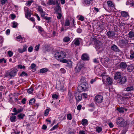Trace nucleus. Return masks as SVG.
Returning a JSON list of instances; mask_svg holds the SVG:
<instances>
[{"label": "nucleus", "mask_w": 134, "mask_h": 134, "mask_svg": "<svg viewBox=\"0 0 134 134\" xmlns=\"http://www.w3.org/2000/svg\"><path fill=\"white\" fill-rule=\"evenodd\" d=\"M80 85L84 91L88 90V84L87 82H84V83H81Z\"/></svg>", "instance_id": "2eb2a0df"}, {"label": "nucleus", "mask_w": 134, "mask_h": 134, "mask_svg": "<svg viewBox=\"0 0 134 134\" xmlns=\"http://www.w3.org/2000/svg\"><path fill=\"white\" fill-rule=\"evenodd\" d=\"M83 67V65L81 63L79 62L77 64V65L75 68V72H79Z\"/></svg>", "instance_id": "0eeeda50"}, {"label": "nucleus", "mask_w": 134, "mask_h": 134, "mask_svg": "<svg viewBox=\"0 0 134 134\" xmlns=\"http://www.w3.org/2000/svg\"><path fill=\"white\" fill-rule=\"evenodd\" d=\"M130 53L131 54L130 55V58L131 59L134 58V52L131 51Z\"/></svg>", "instance_id": "8fccbe9b"}, {"label": "nucleus", "mask_w": 134, "mask_h": 134, "mask_svg": "<svg viewBox=\"0 0 134 134\" xmlns=\"http://www.w3.org/2000/svg\"><path fill=\"white\" fill-rule=\"evenodd\" d=\"M58 127V124L54 126L51 129V130H53L57 129Z\"/></svg>", "instance_id": "6e6d98bb"}, {"label": "nucleus", "mask_w": 134, "mask_h": 134, "mask_svg": "<svg viewBox=\"0 0 134 134\" xmlns=\"http://www.w3.org/2000/svg\"><path fill=\"white\" fill-rule=\"evenodd\" d=\"M134 69V65L131 64L129 65L127 68V70L128 72H132Z\"/></svg>", "instance_id": "412c9836"}, {"label": "nucleus", "mask_w": 134, "mask_h": 134, "mask_svg": "<svg viewBox=\"0 0 134 134\" xmlns=\"http://www.w3.org/2000/svg\"><path fill=\"white\" fill-rule=\"evenodd\" d=\"M70 25V23L69 20L68 19H66L65 21V26H69Z\"/></svg>", "instance_id": "7c9ffc66"}, {"label": "nucleus", "mask_w": 134, "mask_h": 134, "mask_svg": "<svg viewBox=\"0 0 134 134\" xmlns=\"http://www.w3.org/2000/svg\"><path fill=\"white\" fill-rule=\"evenodd\" d=\"M55 14H57V19H60L62 16V12Z\"/></svg>", "instance_id": "f704fd0d"}, {"label": "nucleus", "mask_w": 134, "mask_h": 134, "mask_svg": "<svg viewBox=\"0 0 134 134\" xmlns=\"http://www.w3.org/2000/svg\"><path fill=\"white\" fill-rule=\"evenodd\" d=\"M88 122L87 120L86 119H83L82 120L81 124L83 125H86L88 124Z\"/></svg>", "instance_id": "393cba45"}, {"label": "nucleus", "mask_w": 134, "mask_h": 134, "mask_svg": "<svg viewBox=\"0 0 134 134\" xmlns=\"http://www.w3.org/2000/svg\"><path fill=\"white\" fill-rule=\"evenodd\" d=\"M71 38L68 36L64 37L63 39V41L64 42H67L70 40Z\"/></svg>", "instance_id": "c756f323"}, {"label": "nucleus", "mask_w": 134, "mask_h": 134, "mask_svg": "<svg viewBox=\"0 0 134 134\" xmlns=\"http://www.w3.org/2000/svg\"><path fill=\"white\" fill-rule=\"evenodd\" d=\"M13 112L15 113H12V115H16L18 114V113L17 112V109L16 108H15L13 109Z\"/></svg>", "instance_id": "49530a36"}, {"label": "nucleus", "mask_w": 134, "mask_h": 134, "mask_svg": "<svg viewBox=\"0 0 134 134\" xmlns=\"http://www.w3.org/2000/svg\"><path fill=\"white\" fill-rule=\"evenodd\" d=\"M33 47L32 46H30L29 47L28 49V51L29 52H31L33 50Z\"/></svg>", "instance_id": "4d7b16f0"}, {"label": "nucleus", "mask_w": 134, "mask_h": 134, "mask_svg": "<svg viewBox=\"0 0 134 134\" xmlns=\"http://www.w3.org/2000/svg\"><path fill=\"white\" fill-rule=\"evenodd\" d=\"M33 91V89L32 88H31L28 89L27 92L28 93L31 94L32 93Z\"/></svg>", "instance_id": "09e8293b"}, {"label": "nucleus", "mask_w": 134, "mask_h": 134, "mask_svg": "<svg viewBox=\"0 0 134 134\" xmlns=\"http://www.w3.org/2000/svg\"><path fill=\"white\" fill-rule=\"evenodd\" d=\"M48 5H53L55 4L57 5L58 4V1L57 0L56 1L53 0H49L47 3Z\"/></svg>", "instance_id": "9b49d317"}, {"label": "nucleus", "mask_w": 134, "mask_h": 134, "mask_svg": "<svg viewBox=\"0 0 134 134\" xmlns=\"http://www.w3.org/2000/svg\"><path fill=\"white\" fill-rule=\"evenodd\" d=\"M72 116L70 114H68L67 115V118L69 120H71L72 119Z\"/></svg>", "instance_id": "864d4df0"}, {"label": "nucleus", "mask_w": 134, "mask_h": 134, "mask_svg": "<svg viewBox=\"0 0 134 134\" xmlns=\"http://www.w3.org/2000/svg\"><path fill=\"white\" fill-rule=\"evenodd\" d=\"M56 88L58 90H63V85L60 82H59L57 84Z\"/></svg>", "instance_id": "a211bd4d"}, {"label": "nucleus", "mask_w": 134, "mask_h": 134, "mask_svg": "<svg viewBox=\"0 0 134 134\" xmlns=\"http://www.w3.org/2000/svg\"><path fill=\"white\" fill-rule=\"evenodd\" d=\"M40 44L38 45L37 46H36L35 47V49L36 51H38L39 48Z\"/></svg>", "instance_id": "052dcab7"}, {"label": "nucleus", "mask_w": 134, "mask_h": 134, "mask_svg": "<svg viewBox=\"0 0 134 134\" xmlns=\"http://www.w3.org/2000/svg\"><path fill=\"white\" fill-rule=\"evenodd\" d=\"M38 12L40 13H43L44 12L41 6H39L38 7Z\"/></svg>", "instance_id": "ea45409f"}, {"label": "nucleus", "mask_w": 134, "mask_h": 134, "mask_svg": "<svg viewBox=\"0 0 134 134\" xmlns=\"http://www.w3.org/2000/svg\"><path fill=\"white\" fill-rule=\"evenodd\" d=\"M129 35L130 37H132L134 36V32L130 31L129 34Z\"/></svg>", "instance_id": "4c0bfd02"}, {"label": "nucleus", "mask_w": 134, "mask_h": 134, "mask_svg": "<svg viewBox=\"0 0 134 134\" xmlns=\"http://www.w3.org/2000/svg\"><path fill=\"white\" fill-rule=\"evenodd\" d=\"M16 117L14 115H12L11 116L10 118L11 121L13 122H14L16 121L15 119H16Z\"/></svg>", "instance_id": "cd10ccee"}, {"label": "nucleus", "mask_w": 134, "mask_h": 134, "mask_svg": "<svg viewBox=\"0 0 134 134\" xmlns=\"http://www.w3.org/2000/svg\"><path fill=\"white\" fill-rule=\"evenodd\" d=\"M58 95L56 94H53L52 96V97L53 99H57L58 98Z\"/></svg>", "instance_id": "3c124183"}, {"label": "nucleus", "mask_w": 134, "mask_h": 134, "mask_svg": "<svg viewBox=\"0 0 134 134\" xmlns=\"http://www.w3.org/2000/svg\"><path fill=\"white\" fill-rule=\"evenodd\" d=\"M116 124L120 126H125L127 125L126 122L122 118L119 117L117 119Z\"/></svg>", "instance_id": "f257e3e1"}, {"label": "nucleus", "mask_w": 134, "mask_h": 134, "mask_svg": "<svg viewBox=\"0 0 134 134\" xmlns=\"http://www.w3.org/2000/svg\"><path fill=\"white\" fill-rule=\"evenodd\" d=\"M102 128L100 127H96V131L98 132L99 133L102 131Z\"/></svg>", "instance_id": "c03bdc74"}, {"label": "nucleus", "mask_w": 134, "mask_h": 134, "mask_svg": "<svg viewBox=\"0 0 134 134\" xmlns=\"http://www.w3.org/2000/svg\"><path fill=\"white\" fill-rule=\"evenodd\" d=\"M48 71V69L47 68H43L41 69L40 70V72L41 73H43L45 72Z\"/></svg>", "instance_id": "c85d7f7f"}, {"label": "nucleus", "mask_w": 134, "mask_h": 134, "mask_svg": "<svg viewBox=\"0 0 134 134\" xmlns=\"http://www.w3.org/2000/svg\"><path fill=\"white\" fill-rule=\"evenodd\" d=\"M66 66L69 68H71L72 66V62L71 61H68Z\"/></svg>", "instance_id": "bb28decb"}, {"label": "nucleus", "mask_w": 134, "mask_h": 134, "mask_svg": "<svg viewBox=\"0 0 134 134\" xmlns=\"http://www.w3.org/2000/svg\"><path fill=\"white\" fill-rule=\"evenodd\" d=\"M121 14L122 17L126 18L127 19H129V15L127 12L124 11H122L121 12Z\"/></svg>", "instance_id": "aec40b11"}, {"label": "nucleus", "mask_w": 134, "mask_h": 134, "mask_svg": "<svg viewBox=\"0 0 134 134\" xmlns=\"http://www.w3.org/2000/svg\"><path fill=\"white\" fill-rule=\"evenodd\" d=\"M106 35L109 38H111L115 35V33L113 31H109L107 32Z\"/></svg>", "instance_id": "f8f14e48"}, {"label": "nucleus", "mask_w": 134, "mask_h": 134, "mask_svg": "<svg viewBox=\"0 0 134 134\" xmlns=\"http://www.w3.org/2000/svg\"><path fill=\"white\" fill-rule=\"evenodd\" d=\"M8 53L10 57H11L13 54V53L10 51H8Z\"/></svg>", "instance_id": "de8ad7c7"}, {"label": "nucleus", "mask_w": 134, "mask_h": 134, "mask_svg": "<svg viewBox=\"0 0 134 134\" xmlns=\"http://www.w3.org/2000/svg\"><path fill=\"white\" fill-rule=\"evenodd\" d=\"M77 90L79 92H81L82 91H84L80 85L77 87Z\"/></svg>", "instance_id": "b1692460"}, {"label": "nucleus", "mask_w": 134, "mask_h": 134, "mask_svg": "<svg viewBox=\"0 0 134 134\" xmlns=\"http://www.w3.org/2000/svg\"><path fill=\"white\" fill-rule=\"evenodd\" d=\"M35 99L34 98H32L30 99L29 102V104L30 105H32L34 104L35 102Z\"/></svg>", "instance_id": "2f4dec72"}, {"label": "nucleus", "mask_w": 134, "mask_h": 134, "mask_svg": "<svg viewBox=\"0 0 134 134\" xmlns=\"http://www.w3.org/2000/svg\"><path fill=\"white\" fill-rule=\"evenodd\" d=\"M74 97V96L73 93L71 91L69 90L68 92V98L69 99V101L70 102H71L72 101Z\"/></svg>", "instance_id": "1a4fd4ad"}, {"label": "nucleus", "mask_w": 134, "mask_h": 134, "mask_svg": "<svg viewBox=\"0 0 134 134\" xmlns=\"http://www.w3.org/2000/svg\"><path fill=\"white\" fill-rule=\"evenodd\" d=\"M18 68L22 69L23 68L24 69L25 68L24 65L22 66L21 65H19L18 66Z\"/></svg>", "instance_id": "5fc2aeb1"}, {"label": "nucleus", "mask_w": 134, "mask_h": 134, "mask_svg": "<svg viewBox=\"0 0 134 134\" xmlns=\"http://www.w3.org/2000/svg\"><path fill=\"white\" fill-rule=\"evenodd\" d=\"M92 0H84L83 3L86 5H89L90 4Z\"/></svg>", "instance_id": "a878e982"}, {"label": "nucleus", "mask_w": 134, "mask_h": 134, "mask_svg": "<svg viewBox=\"0 0 134 134\" xmlns=\"http://www.w3.org/2000/svg\"><path fill=\"white\" fill-rule=\"evenodd\" d=\"M25 116V115L22 113H21L19 114L18 115V119H23Z\"/></svg>", "instance_id": "473e14b6"}, {"label": "nucleus", "mask_w": 134, "mask_h": 134, "mask_svg": "<svg viewBox=\"0 0 134 134\" xmlns=\"http://www.w3.org/2000/svg\"><path fill=\"white\" fill-rule=\"evenodd\" d=\"M16 38L18 39L23 40L24 38V37H22L21 36L19 35L17 36Z\"/></svg>", "instance_id": "13d9d810"}, {"label": "nucleus", "mask_w": 134, "mask_h": 134, "mask_svg": "<svg viewBox=\"0 0 134 134\" xmlns=\"http://www.w3.org/2000/svg\"><path fill=\"white\" fill-rule=\"evenodd\" d=\"M126 91L129 92L132 91L134 90V88L133 86H129L125 88Z\"/></svg>", "instance_id": "5701e85b"}, {"label": "nucleus", "mask_w": 134, "mask_h": 134, "mask_svg": "<svg viewBox=\"0 0 134 134\" xmlns=\"http://www.w3.org/2000/svg\"><path fill=\"white\" fill-rule=\"evenodd\" d=\"M86 78L83 77H81L80 80V81L81 83H84V82H86Z\"/></svg>", "instance_id": "79ce46f5"}, {"label": "nucleus", "mask_w": 134, "mask_h": 134, "mask_svg": "<svg viewBox=\"0 0 134 134\" xmlns=\"http://www.w3.org/2000/svg\"><path fill=\"white\" fill-rule=\"evenodd\" d=\"M61 8L59 4L57 5L56 10L55 11V13H62Z\"/></svg>", "instance_id": "4be33fe9"}, {"label": "nucleus", "mask_w": 134, "mask_h": 134, "mask_svg": "<svg viewBox=\"0 0 134 134\" xmlns=\"http://www.w3.org/2000/svg\"><path fill=\"white\" fill-rule=\"evenodd\" d=\"M36 66V65L34 63H33L31 64L30 66L31 68V69L34 68Z\"/></svg>", "instance_id": "bf43d9fd"}, {"label": "nucleus", "mask_w": 134, "mask_h": 134, "mask_svg": "<svg viewBox=\"0 0 134 134\" xmlns=\"http://www.w3.org/2000/svg\"><path fill=\"white\" fill-rule=\"evenodd\" d=\"M33 1L32 0L28 1L26 3V6H29L33 2Z\"/></svg>", "instance_id": "58836bf2"}, {"label": "nucleus", "mask_w": 134, "mask_h": 134, "mask_svg": "<svg viewBox=\"0 0 134 134\" xmlns=\"http://www.w3.org/2000/svg\"><path fill=\"white\" fill-rule=\"evenodd\" d=\"M107 81L110 85L112 82V80L111 78L109 77L107 78Z\"/></svg>", "instance_id": "37998d69"}, {"label": "nucleus", "mask_w": 134, "mask_h": 134, "mask_svg": "<svg viewBox=\"0 0 134 134\" xmlns=\"http://www.w3.org/2000/svg\"><path fill=\"white\" fill-rule=\"evenodd\" d=\"M49 111V110L48 109H46L44 112V115L45 116H46L48 114Z\"/></svg>", "instance_id": "603ef678"}, {"label": "nucleus", "mask_w": 134, "mask_h": 134, "mask_svg": "<svg viewBox=\"0 0 134 134\" xmlns=\"http://www.w3.org/2000/svg\"><path fill=\"white\" fill-rule=\"evenodd\" d=\"M81 105H78L77 108V109L78 110H80L81 109Z\"/></svg>", "instance_id": "69168bd1"}, {"label": "nucleus", "mask_w": 134, "mask_h": 134, "mask_svg": "<svg viewBox=\"0 0 134 134\" xmlns=\"http://www.w3.org/2000/svg\"><path fill=\"white\" fill-rule=\"evenodd\" d=\"M103 97L102 96L98 95L96 96L94 98V101L99 103L102 102Z\"/></svg>", "instance_id": "423d86ee"}, {"label": "nucleus", "mask_w": 134, "mask_h": 134, "mask_svg": "<svg viewBox=\"0 0 134 134\" xmlns=\"http://www.w3.org/2000/svg\"><path fill=\"white\" fill-rule=\"evenodd\" d=\"M13 26L12 27L14 28H16L18 25V24L16 22L13 21L12 23Z\"/></svg>", "instance_id": "a19ab883"}, {"label": "nucleus", "mask_w": 134, "mask_h": 134, "mask_svg": "<svg viewBox=\"0 0 134 134\" xmlns=\"http://www.w3.org/2000/svg\"><path fill=\"white\" fill-rule=\"evenodd\" d=\"M66 55V53L63 51L58 52L55 53L54 57L57 59L64 58Z\"/></svg>", "instance_id": "f03ea898"}, {"label": "nucleus", "mask_w": 134, "mask_h": 134, "mask_svg": "<svg viewBox=\"0 0 134 134\" xmlns=\"http://www.w3.org/2000/svg\"><path fill=\"white\" fill-rule=\"evenodd\" d=\"M25 12V17L27 19L29 18V16L30 17L32 12L27 7H24Z\"/></svg>", "instance_id": "7ed1b4c3"}, {"label": "nucleus", "mask_w": 134, "mask_h": 134, "mask_svg": "<svg viewBox=\"0 0 134 134\" xmlns=\"http://www.w3.org/2000/svg\"><path fill=\"white\" fill-rule=\"evenodd\" d=\"M111 49L115 52H119L120 50L119 49L117 46L113 44L110 47Z\"/></svg>", "instance_id": "9d476101"}, {"label": "nucleus", "mask_w": 134, "mask_h": 134, "mask_svg": "<svg viewBox=\"0 0 134 134\" xmlns=\"http://www.w3.org/2000/svg\"><path fill=\"white\" fill-rule=\"evenodd\" d=\"M117 110L120 113H123L124 112V108L121 107L119 108H118Z\"/></svg>", "instance_id": "c9c22d12"}, {"label": "nucleus", "mask_w": 134, "mask_h": 134, "mask_svg": "<svg viewBox=\"0 0 134 134\" xmlns=\"http://www.w3.org/2000/svg\"><path fill=\"white\" fill-rule=\"evenodd\" d=\"M36 28L38 29L39 31H40V32H42L44 30L40 26H36Z\"/></svg>", "instance_id": "e433bc0d"}, {"label": "nucleus", "mask_w": 134, "mask_h": 134, "mask_svg": "<svg viewBox=\"0 0 134 134\" xmlns=\"http://www.w3.org/2000/svg\"><path fill=\"white\" fill-rule=\"evenodd\" d=\"M79 134H86L85 133V131H84L81 130L79 132Z\"/></svg>", "instance_id": "774afa93"}, {"label": "nucleus", "mask_w": 134, "mask_h": 134, "mask_svg": "<svg viewBox=\"0 0 134 134\" xmlns=\"http://www.w3.org/2000/svg\"><path fill=\"white\" fill-rule=\"evenodd\" d=\"M127 66V65L126 63L122 62L118 64L117 67L119 69L124 70L126 69Z\"/></svg>", "instance_id": "20e7f679"}, {"label": "nucleus", "mask_w": 134, "mask_h": 134, "mask_svg": "<svg viewBox=\"0 0 134 134\" xmlns=\"http://www.w3.org/2000/svg\"><path fill=\"white\" fill-rule=\"evenodd\" d=\"M27 46L26 45H25L23 46V50L24 52L26 51L27 50Z\"/></svg>", "instance_id": "680f3d73"}, {"label": "nucleus", "mask_w": 134, "mask_h": 134, "mask_svg": "<svg viewBox=\"0 0 134 134\" xmlns=\"http://www.w3.org/2000/svg\"><path fill=\"white\" fill-rule=\"evenodd\" d=\"M46 20H49L51 19V18L50 17H48L47 16H45L43 18Z\"/></svg>", "instance_id": "0e129e2a"}, {"label": "nucleus", "mask_w": 134, "mask_h": 134, "mask_svg": "<svg viewBox=\"0 0 134 134\" xmlns=\"http://www.w3.org/2000/svg\"><path fill=\"white\" fill-rule=\"evenodd\" d=\"M18 70L15 69H13L9 73V75L11 77L15 76Z\"/></svg>", "instance_id": "4468645a"}, {"label": "nucleus", "mask_w": 134, "mask_h": 134, "mask_svg": "<svg viewBox=\"0 0 134 134\" xmlns=\"http://www.w3.org/2000/svg\"><path fill=\"white\" fill-rule=\"evenodd\" d=\"M108 6L110 7H113L114 5L113 4L112 2L111 1H108L107 2Z\"/></svg>", "instance_id": "72a5a7b5"}, {"label": "nucleus", "mask_w": 134, "mask_h": 134, "mask_svg": "<svg viewBox=\"0 0 134 134\" xmlns=\"http://www.w3.org/2000/svg\"><path fill=\"white\" fill-rule=\"evenodd\" d=\"M81 59L83 60H89V58L88 55L86 53L83 54L81 56Z\"/></svg>", "instance_id": "dca6fc26"}, {"label": "nucleus", "mask_w": 134, "mask_h": 134, "mask_svg": "<svg viewBox=\"0 0 134 134\" xmlns=\"http://www.w3.org/2000/svg\"><path fill=\"white\" fill-rule=\"evenodd\" d=\"M28 75L27 74L26 72H25L24 71H23L20 75V76H27Z\"/></svg>", "instance_id": "a18cd8bd"}, {"label": "nucleus", "mask_w": 134, "mask_h": 134, "mask_svg": "<svg viewBox=\"0 0 134 134\" xmlns=\"http://www.w3.org/2000/svg\"><path fill=\"white\" fill-rule=\"evenodd\" d=\"M60 71L63 73H65L66 72L65 70L63 68H61L60 69Z\"/></svg>", "instance_id": "338daca9"}, {"label": "nucleus", "mask_w": 134, "mask_h": 134, "mask_svg": "<svg viewBox=\"0 0 134 134\" xmlns=\"http://www.w3.org/2000/svg\"><path fill=\"white\" fill-rule=\"evenodd\" d=\"M126 81V77H121L118 80V83L121 84H124Z\"/></svg>", "instance_id": "ddd939ff"}, {"label": "nucleus", "mask_w": 134, "mask_h": 134, "mask_svg": "<svg viewBox=\"0 0 134 134\" xmlns=\"http://www.w3.org/2000/svg\"><path fill=\"white\" fill-rule=\"evenodd\" d=\"M81 40L80 38H76L73 42L75 45L76 46H79L80 43V41Z\"/></svg>", "instance_id": "6ab92c4d"}, {"label": "nucleus", "mask_w": 134, "mask_h": 134, "mask_svg": "<svg viewBox=\"0 0 134 134\" xmlns=\"http://www.w3.org/2000/svg\"><path fill=\"white\" fill-rule=\"evenodd\" d=\"M74 94L76 100L77 101H80L82 99V95L78 92H75Z\"/></svg>", "instance_id": "6e6552de"}, {"label": "nucleus", "mask_w": 134, "mask_h": 134, "mask_svg": "<svg viewBox=\"0 0 134 134\" xmlns=\"http://www.w3.org/2000/svg\"><path fill=\"white\" fill-rule=\"evenodd\" d=\"M121 73L119 72H116L115 75L114 76V78L115 80L118 79L119 80L121 77Z\"/></svg>", "instance_id": "f3484780"}, {"label": "nucleus", "mask_w": 134, "mask_h": 134, "mask_svg": "<svg viewBox=\"0 0 134 134\" xmlns=\"http://www.w3.org/2000/svg\"><path fill=\"white\" fill-rule=\"evenodd\" d=\"M127 40H121L118 42V44L121 47H123L125 46L128 43Z\"/></svg>", "instance_id": "39448f33"}, {"label": "nucleus", "mask_w": 134, "mask_h": 134, "mask_svg": "<svg viewBox=\"0 0 134 134\" xmlns=\"http://www.w3.org/2000/svg\"><path fill=\"white\" fill-rule=\"evenodd\" d=\"M40 14H41V16L42 17L44 18V17L45 16V13L44 12H43V13H40Z\"/></svg>", "instance_id": "e2e57ef3"}]
</instances>
